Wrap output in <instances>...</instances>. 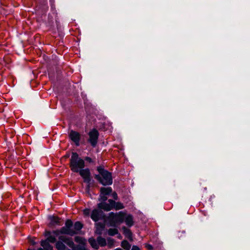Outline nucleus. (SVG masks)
I'll return each mask as SVG.
<instances>
[{
	"label": "nucleus",
	"mask_w": 250,
	"mask_h": 250,
	"mask_svg": "<svg viewBox=\"0 0 250 250\" xmlns=\"http://www.w3.org/2000/svg\"><path fill=\"white\" fill-rule=\"evenodd\" d=\"M124 220L125 224L129 227L132 226L134 224L133 217L131 215H128Z\"/></svg>",
	"instance_id": "ddd939ff"
},
{
	"label": "nucleus",
	"mask_w": 250,
	"mask_h": 250,
	"mask_svg": "<svg viewBox=\"0 0 250 250\" xmlns=\"http://www.w3.org/2000/svg\"><path fill=\"white\" fill-rule=\"evenodd\" d=\"M41 245L44 249V250H53V247L49 244L47 240L42 241Z\"/></svg>",
	"instance_id": "9b49d317"
},
{
	"label": "nucleus",
	"mask_w": 250,
	"mask_h": 250,
	"mask_svg": "<svg viewBox=\"0 0 250 250\" xmlns=\"http://www.w3.org/2000/svg\"><path fill=\"white\" fill-rule=\"evenodd\" d=\"M112 196H113V198L115 199V200H117L118 199V195H117V194L116 193V192H114L113 193H112Z\"/></svg>",
	"instance_id": "473e14b6"
},
{
	"label": "nucleus",
	"mask_w": 250,
	"mask_h": 250,
	"mask_svg": "<svg viewBox=\"0 0 250 250\" xmlns=\"http://www.w3.org/2000/svg\"><path fill=\"white\" fill-rule=\"evenodd\" d=\"M99 133L96 129H93L88 133L89 139L88 142L93 147L96 146L98 143Z\"/></svg>",
	"instance_id": "20e7f679"
},
{
	"label": "nucleus",
	"mask_w": 250,
	"mask_h": 250,
	"mask_svg": "<svg viewBox=\"0 0 250 250\" xmlns=\"http://www.w3.org/2000/svg\"><path fill=\"white\" fill-rule=\"evenodd\" d=\"M68 238V237H67L66 236H60L59 237V240L64 243H65L66 242V241L67 240Z\"/></svg>",
	"instance_id": "c756f323"
},
{
	"label": "nucleus",
	"mask_w": 250,
	"mask_h": 250,
	"mask_svg": "<svg viewBox=\"0 0 250 250\" xmlns=\"http://www.w3.org/2000/svg\"><path fill=\"white\" fill-rule=\"evenodd\" d=\"M67 250H70L67 249Z\"/></svg>",
	"instance_id": "ea45409f"
},
{
	"label": "nucleus",
	"mask_w": 250,
	"mask_h": 250,
	"mask_svg": "<svg viewBox=\"0 0 250 250\" xmlns=\"http://www.w3.org/2000/svg\"><path fill=\"white\" fill-rule=\"evenodd\" d=\"M107 199V197L106 196V195H104L102 194H100V200L102 201V202H104Z\"/></svg>",
	"instance_id": "cd10ccee"
},
{
	"label": "nucleus",
	"mask_w": 250,
	"mask_h": 250,
	"mask_svg": "<svg viewBox=\"0 0 250 250\" xmlns=\"http://www.w3.org/2000/svg\"><path fill=\"white\" fill-rule=\"evenodd\" d=\"M121 246L125 250H129L131 248V245L126 240H124L122 242Z\"/></svg>",
	"instance_id": "f3484780"
},
{
	"label": "nucleus",
	"mask_w": 250,
	"mask_h": 250,
	"mask_svg": "<svg viewBox=\"0 0 250 250\" xmlns=\"http://www.w3.org/2000/svg\"><path fill=\"white\" fill-rule=\"evenodd\" d=\"M75 241L77 243L82 244L83 245H84L86 243V240L85 239L79 236L75 237Z\"/></svg>",
	"instance_id": "4be33fe9"
},
{
	"label": "nucleus",
	"mask_w": 250,
	"mask_h": 250,
	"mask_svg": "<svg viewBox=\"0 0 250 250\" xmlns=\"http://www.w3.org/2000/svg\"><path fill=\"white\" fill-rule=\"evenodd\" d=\"M88 242L93 248H94L96 250H97L99 249V245L98 244L97 240H96L93 238H90L89 239Z\"/></svg>",
	"instance_id": "4468645a"
},
{
	"label": "nucleus",
	"mask_w": 250,
	"mask_h": 250,
	"mask_svg": "<svg viewBox=\"0 0 250 250\" xmlns=\"http://www.w3.org/2000/svg\"><path fill=\"white\" fill-rule=\"evenodd\" d=\"M101 193L104 195L109 194L112 192V188L110 187L101 188L100 189Z\"/></svg>",
	"instance_id": "2eb2a0df"
},
{
	"label": "nucleus",
	"mask_w": 250,
	"mask_h": 250,
	"mask_svg": "<svg viewBox=\"0 0 250 250\" xmlns=\"http://www.w3.org/2000/svg\"><path fill=\"white\" fill-rule=\"evenodd\" d=\"M90 217L94 221L97 222L104 217V212L100 209H94L92 210Z\"/></svg>",
	"instance_id": "423d86ee"
},
{
	"label": "nucleus",
	"mask_w": 250,
	"mask_h": 250,
	"mask_svg": "<svg viewBox=\"0 0 250 250\" xmlns=\"http://www.w3.org/2000/svg\"><path fill=\"white\" fill-rule=\"evenodd\" d=\"M60 233L62 234H68L73 236L76 234V232L73 229H69L65 227H62L60 229Z\"/></svg>",
	"instance_id": "6e6552de"
},
{
	"label": "nucleus",
	"mask_w": 250,
	"mask_h": 250,
	"mask_svg": "<svg viewBox=\"0 0 250 250\" xmlns=\"http://www.w3.org/2000/svg\"><path fill=\"white\" fill-rule=\"evenodd\" d=\"M50 234V232H49V231H48V232H46V235L47 234Z\"/></svg>",
	"instance_id": "58836bf2"
},
{
	"label": "nucleus",
	"mask_w": 250,
	"mask_h": 250,
	"mask_svg": "<svg viewBox=\"0 0 250 250\" xmlns=\"http://www.w3.org/2000/svg\"><path fill=\"white\" fill-rule=\"evenodd\" d=\"M113 208H115L117 210L123 209L124 208L123 204L120 202H115Z\"/></svg>",
	"instance_id": "5701e85b"
},
{
	"label": "nucleus",
	"mask_w": 250,
	"mask_h": 250,
	"mask_svg": "<svg viewBox=\"0 0 250 250\" xmlns=\"http://www.w3.org/2000/svg\"><path fill=\"white\" fill-rule=\"evenodd\" d=\"M118 237L119 238L121 239V238H122V236H121V235H119L118 236Z\"/></svg>",
	"instance_id": "4c0bfd02"
},
{
	"label": "nucleus",
	"mask_w": 250,
	"mask_h": 250,
	"mask_svg": "<svg viewBox=\"0 0 250 250\" xmlns=\"http://www.w3.org/2000/svg\"><path fill=\"white\" fill-rule=\"evenodd\" d=\"M97 170L101 175H95V178L104 186L110 185L112 183V178L111 173L104 170L102 167H99Z\"/></svg>",
	"instance_id": "f03ea898"
},
{
	"label": "nucleus",
	"mask_w": 250,
	"mask_h": 250,
	"mask_svg": "<svg viewBox=\"0 0 250 250\" xmlns=\"http://www.w3.org/2000/svg\"><path fill=\"white\" fill-rule=\"evenodd\" d=\"M125 214L123 212H120L118 214L111 212L109 216L110 226H115L117 223H122L125 219Z\"/></svg>",
	"instance_id": "7ed1b4c3"
},
{
	"label": "nucleus",
	"mask_w": 250,
	"mask_h": 250,
	"mask_svg": "<svg viewBox=\"0 0 250 250\" xmlns=\"http://www.w3.org/2000/svg\"><path fill=\"white\" fill-rule=\"evenodd\" d=\"M122 229L123 230V233L125 236L130 241H133L132 233L131 230L126 228L125 227H123Z\"/></svg>",
	"instance_id": "1a4fd4ad"
},
{
	"label": "nucleus",
	"mask_w": 250,
	"mask_h": 250,
	"mask_svg": "<svg viewBox=\"0 0 250 250\" xmlns=\"http://www.w3.org/2000/svg\"><path fill=\"white\" fill-rule=\"evenodd\" d=\"M85 160L89 162H92V159L91 158L89 157H86L85 158Z\"/></svg>",
	"instance_id": "c9c22d12"
},
{
	"label": "nucleus",
	"mask_w": 250,
	"mask_h": 250,
	"mask_svg": "<svg viewBox=\"0 0 250 250\" xmlns=\"http://www.w3.org/2000/svg\"><path fill=\"white\" fill-rule=\"evenodd\" d=\"M51 223L50 224L52 225H54L55 224H59L60 219L56 216H50L49 217Z\"/></svg>",
	"instance_id": "a211bd4d"
},
{
	"label": "nucleus",
	"mask_w": 250,
	"mask_h": 250,
	"mask_svg": "<svg viewBox=\"0 0 250 250\" xmlns=\"http://www.w3.org/2000/svg\"><path fill=\"white\" fill-rule=\"evenodd\" d=\"M108 202L109 203L108 204L111 205V208H113V207L114 204H115V202L114 201H113V200L109 199L108 200Z\"/></svg>",
	"instance_id": "7c9ffc66"
},
{
	"label": "nucleus",
	"mask_w": 250,
	"mask_h": 250,
	"mask_svg": "<svg viewBox=\"0 0 250 250\" xmlns=\"http://www.w3.org/2000/svg\"><path fill=\"white\" fill-rule=\"evenodd\" d=\"M73 226V222L71 220L68 219L66 221L65 224V227L69 229H72L71 227Z\"/></svg>",
	"instance_id": "393cba45"
},
{
	"label": "nucleus",
	"mask_w": 250,
	"mask_h": 250,
	"mask_svg": "<svg viewBox=\"0 0 250 250\" xmlns=\"http://www.w3.org/2000/svg\"><path fill=\"white\" fill-rule=\"evenodd\" d=\"M69 136L70 139L75 143L76 146L79 145L81 135L79 132L71 130L69 133Z\"/></svg>",
	"instance_id": "0eeeda50"
},
{
	"label": "nucleus",
	"mask_w": 250,
	"mask_h": 250,
	"mask_svg": "<svg viewBox=\"0 0 250 250\" xmlns=\"http://www.w3.org/2000/svg\"><path fill=\"white\" fill-rule=\"evenodd\" d=\"M97 241L99 246H100L103 247L105 246L107 244L105 239L101 236L97 238Z\"/></svg>",
	"instance_id": "f8f14e48"
},
{
	"label": "nucleus",
	"mask_w": 250,
	"mask_h": 250,
	"mask_svg": "<svg viewBox=\"0 0 250 250\" xmlns=\"http://www.w3.org/2000/svg\"><path fill=\"white\" fill-rule=\"evenodd\" d=\"M83 227V224L80 222H76L74 224V229H73L74 231H76V234L78 233V231H80L82 228Z\"/></svg>",
	"instance_id": "dca6fc26"
},
{
	"label": "nucleus",
	"mask_w": 250,
	"mask_h": 250,
	"mask_svg": "<svg viewBox=\"0 0 250 250\" xmlns=\"http://www.w3.org/2000/svg\"><path fill=\"white\" fill-rule=\"evenodd\" d=\"M83 215L85 217H88L89 216V215H90V209H88V208L84 209L83 210Z\"/></svg>",
	"instance_id": "a878e982"
},
{
	"label": "nucleus",
	"mask_w": 250,
	"mask_h": 250,
	"mask_svg": "<svg viewBox=\"0 0 250 250\" xmlns=\"http://www.w3.org/2000/svg\"><path fill=\"white\" fill-rule=\"evenodd\" d=\"M107 246L109 248H111L113 247L115 241L113 239L111 238H108L107 239Z\"/></svg>",
	"instance_id": "b1692460"
},
{
	"label": "nucleus",
	"mask_w": 250,
	"mask_h": 250,
	"mask_svg": "<svg viewBox=\"0 0 250 250\" xmlns=\"http://www.w3.org/2000/svg\"><path fill=\"white\" fill-rule=\"evenodd\" d=\"M56 247L58 250H64L65 246L62 242L58 241L56 243Z\"/></svg>",
	"instance_id": "6ab92c4d"
},
{
	"label": "nucleus",
	"mask_w": 250,
	"mask_h": 250,
	"mask_svg": "<svg viewBox=\"0 0 250 250\" xmlns=\"http://www.w3.org/2000/svg\"><path fill=\"white\" fill-rule=\"evenodd\" d=\"M53 233L56 235H58L61 233L60 230H54V231H53Z\"/></svg>",
	"instance_id": "72a5a7b5"
},
{
	"label": "nucleus",
	"mask_w": 250,
	"mask_h": 250,
	"mask_svg": "<svg viewBox=\"0 0 250 250\" xmlns=\"http://www.w3.org/2000/svg\"><path fill=\"white\" fill-rule=\"evenodd\" d=\"M74 250H86V249L84 247V245L83 246H78L76 248L74 247Z\"/></svg>",
	"instance_id": "c85d7f7f"
},
{
	"label": "nucleus",
	"mask_w": 250,
	"mask_h": 250,
	"mask_svg": "<svg viewBox=\"0 0 250 250\" xmlns=\"http://www.w3.org/2000/svg\"><path fill=\"white\" fill-rule=\"evenodd\" d=\"M31 243H32V244L33 245H34L36 244V243L34 241H31Z\"/></svg>",
	"instance_id": "e433bc0d"
},
{
	"label": "nucleus",
	"mask_w": 250,
	"mask_h": 250,
	"mask_svg": "<svg viewBox=\"0 0 250 250\" xmlns=\"http://www.w3.org/2000/svg\"><path fill=\"white\" fill-rule=\"evenodd\" d=\"M145 247L147 249L149 250H152L153 249V247L150 244H146Z\"/></svg>",
	"instance_id": "2f4dec72"
},
{
	"label": "nucleus",
	"mask_w": 250,
	"mask_h": 250,
	"mask_svg": "<svg viewBox=\"0 0 250 250\" xmlns=\"http://www.w3.org/2000/svg\"><path fill=\"white\" fill-rule=\"evenodd\" d=\"M80 175L83 177L84 182L87 183L88 185L86 187V190L88 191L90 187V182L91 181L90 172L88 168L82 169L79 171Z\"/></svg>",
	"instance_id": "39448f33"
},
{
	"label": "nucleus",
	"mask_w": 250,
	"mask_h": 250,
	"mask_svg": "<svg viewBox=\"0 0 250 250\" xmlns=\"http://www.w3.org/2000/svg\"><path fill=\"white\" fill-rule=\"evenodd\" d=\"M70 167L71 170L74 172H78L79 170L84 168V161L79 157L76 152H72L70 160Z\"/></svg>",
	"instance_id": "f257e3e1"
},
{
	"label": "nucleus",
	"mask_w": 250,
	"mask_h": 250,
	"mask_svg": "<svg viewBox=\"0 0 250 250\" xmlns=\"http://www.w3.org/2000/svg\"><path fill=\"white\" fill-rule=\"evenodd\" d=\"M98 206L100 208L103 209L106 211H109L112 209L111 208V205L105 202L100 203L98 204Z\"/></svg>",
	"instance_id": "9d476101"
},
{
	"label": "nucleus",
	"mask_w": 250,
	"mask_h": 250,
	"mask_svg": "<svg viewBox=\"0 0 250 250\" xmlns=\"http://www.w3.org/2000/svg\"><path fill=\"white\" fill-rule=\"evenodd\" d=\"M118 230L117 229H109L108 230V234L109 236H114L116 234H118Z\"/></svg>",
	"instance_id": "aec40b11"
},
{
	"label": "nucleus",
	"mask_w": 250,
	"mask_h": 250,
	"mask_svg": "<svg viewBox=\"0 0 250 250\" xmlns=\"http://www.w3.org/2000/svg\"><path fill=\"white\" fill-rule=\"evenodd\" d=\"M56 238L54 236H49L47 238V242H50L51 243H54L55 241H56Z\"/></svg>",
	"instance_id": "bb28decb"
},
{
	"label": "nucleus",
	"mask_w": 250,
	"mask_h": 250,
	"mask_svg": "<svg viewBox=\"0 0 250 250\" xmlns=\"http://www.w3.org/2000/svg\"><path fill=\"white\" fill-rule=\"evenodd\" d=\"M65 243L67 245L71 248L74 249L75 245L73 243L72 238H68L67 240L66 241Z\"/></svg>",
	"instance_id": "412c9836"
},
{
	"label": "nucleus",
	"mask_w": 250,
	"mask_h": 250,
	"mask_svg": "<svg viewBox=\"0 0 250 250\" xmlns=\"http://www.w3.org/2000/svg\"><path fill=\"white\" fill-rule=\"evenodd\" d=\"M131 250H140L139 248L136 246H133Z\"/></svg>",
	"instance_id": "f704fd0d"
}]
</instances>
